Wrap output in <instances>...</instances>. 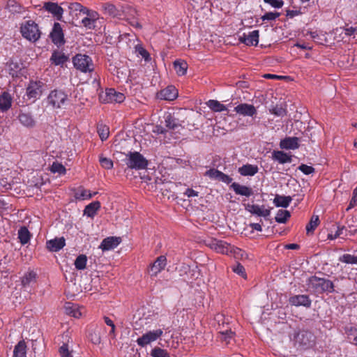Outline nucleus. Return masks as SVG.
<instances>
[{"mask_svg":"<svg viewBox=\"0 0 357 357\" xmlns=\"http://www.w3.org/2000/svg\"><path fill=\"white\" fill-rule=\"evenodd\" d=\"M20 32L24 39L32 43L38 41L42 35L38 24L32 20L22 22L20 24Z\"/></svg>","mask_w":357,"mask_h":357,"instance_id":"nucleus-1","label":"nucleus"},{"mask_svg":"<svg viewBox=\"0 0 357 357\" xmlns=\"http://www.w3.org/2000/svg\"><path fill=\"white\" fill-rule=\"evenodd\" d=\"M308 286L318 293L333 292L334 291V285L331 280L316 276L308 280Z\"/></svg>","mask_w":357,"mask_h":357,"instance_id":"nucleus-2","label":"nucleus"},{"mask_svg":"<svg viewBox=\"0 0 357 357\" xmlns=\"http://www.w3.org/2000/svg\"><path fill=\"white\" fill-rule=\"evenodd\" d=\"M74 67L82 73H91L94 69L92 59L86 54H77L73 58Z\"/></svg>","mask_w":357,"mask_h":357,"instance_id":"nucleus-3","label":"nucleus"},{"mask_svg":"<svg viewBox=\"0 0 357 357\" xmlns=\"http://www.w3.org/2000/svg\"><path fill=\"white\" fill-rule=\"evenodd\" d=\"M126 164L130 169H143L147 167L148 162L139 152H130L126 155Z\"/></svg>","mask_w":357,"mask_h":357,"instance_id":"nucleus-4","label":"nucleus"},{"mask_svg":"<svg viewBox=\"0 0 357 357\" xmlns=\"http://www.w3.org/2000/svg\"><path fill=\"white\" fill-rule=\"evenodd\" d=\"M295 344L299 347H308L313 345L315 337L312 333L308 331H299L294 335Z\"/></svg>","mask_w":357,"mask_h":357,"instance_id":"nucleus-5","label":"nucleus"},{"mask_svg":"<svg viewBox=\"0 0 357 357\" xmlns=\"http://www.w3.org/2000/svg\"><path fill=\"white\" fill-rule=\"evenodd\" d=\"M125 95L117 91H100L99 99L102 103L122 102L125 100Z\"/></svg>","mask_w":357,"mask_h":357,"instance_id":"nucleus-6","label":"nucleus"},{"mask_svg":"<svg viewBox=\"0 0 357 357\" xmlns=\"http://www.w3.org/2000/svg\"><path fill=\"white\" fill-rule=\"evenodd\" d=\"M163 334V331L160 328L149 331L137 338V343L142 347H145L148 344L156 341Z\"/></svg>","mask_w":357,"mask_h":357,"instance_id":"nucleus-7","label":"nucleus"},{"mask_svg":"<svg viewBox=\"0 0 357 357\" xmlns=\"http://www.w3.org/2000/svg\"><path fill=\"white\" fill-rule=\"evenodd\" d=\"M167 266V258L164 255H160L152 263L149 268L148 273L151 277H155L160 273Z\"/></svg>","mask_w":357,"mask_h":357,"instance_id":"nucleus-8","label":"nucleus"},{"mask_svg":"<svg viewBox=\"0 0 357 357\" xmlns=\"http://www.w3.org/2000/svg\"><path fill=\"white\" fill-rule=\"evenodd\" d=\"M50 36L52 43L57 47H61V45H64V34L61 26L59 22H54Z\"/></svg>","mask_w":357,"mask_h":357,"instance_id":"nucleus-9","label":"nucleus"},{"mask_svg":"<svg viewBox=\"0 0 357 357\" xmlns=\"http://www.w3.org/2000/svg\"><path fill=\"white\" fill-rule=\"evenodd\" d=\"M67 95L63 91H51L47 97L48 103L54 107L59 108L66 101Z\"/></svg>","mask_w":357,"mask_h":357,"instance_id":"nucleus-10","label":"nucleus"},{"mask_svg":"<svg viewBox=\"0 0 357 357\" xmlns=\"http://www.w3.org/2000/svg\"><path fill=\"white\" fill-rule=\"evenodd\" d=\"M204 176H208L211 179L220 181L227 184L230 183L232 181V178L229 176L213 168L207 170L204 173Z\"/></svg>","mask_w":357,"mask_h":357,"instance_id":"nucleus-11","label":"nucleus"},{"mask_svg":"<svg viewBox=\"0 0 357 357\" xmlns=\"http://www.w3.org/2000/svg\"><path fill=\"white\" fill-rule=\"evenodd\" d=\"M6 67L10 75L17 77L24 68V63L20 59L11 58L6 63Z\"/></svg>","mask_w":357,"mask_h":357,"instance_id":"nucleus-12","label":"nucleus"},{"mask_svg":"<svg viewBox=\"0 0 357 357\" xmlns=\"http://www.w3.org/2000/svg\"><path fill=\"white\" fill-rule=\"evenodd\" d=\"M259 30H254L252 31L249 32L248 34H246L245 33H243V35L240 36L239 40L240 42L248 46H257L259 43Z\"/></svg>","mask_w":357,"mask_h":357,"instance_id":"nucleus-13","label":"nucleus"},{"mask_svg":"<svg viewBox=\"0 0 357 357\" xmlns=\"http://www.w3.org/2000/svg\"><path fill=\"white\" fill-rule=\"evenodd\" d=\"M43 8L52 15H53V16L57 20H62L63 9L60 6H59L58 3L50 1L45 2Z\"/></svg>","mask_w":357,"mask_h":357,"instance_id":"nucleus-14","label":"nucleus"},{"mask_svg":"<svg viewBox=\"0 0 357 357\" xmlns=\"http://www.w3.org/2000/svg\"><path fill=\"white\" fill-rule=\"evenodd\" d=\"M213 248L220 253L227 255L229 252H234L235 254L241 252L242 250L239 248H234L227 243L222 241H218L213 243Z\"/></svg>","mask_w":357,"mask_h":357,"instance_id":"nucleus-15","label":"nucleus"},{"mask_svg":"<svg viewBox=\"0 0 357 357\" xmlns=\"http://www.w3.org/2000/svg\"><path fill=\"white\" fill-rule=\"evenodd\" d=\"M121 242V238L116 236H109L104 238L99 248L102 251H107L116 248Z\"/></svg>","mask_w":357,"mask_h":357,"instance_id":"nucleus-16","label":"nucleus"},{"mask_svg":"<svg viewBox=\"0 0 357 357\" xmlns=\"http://www.w3.org/2000/svg\"><path fill=\"white\" fill-rule=\"evenodd\" d=\"M289 303L294 306H304L310 307L312 301L307 295H295L289 298Z\"/></svg>","mask_w":357,"mask_h":357,"instance_id":"nucleus-17","label":"nucleus"},{"mask_svg":"<svg viewBox=\"0 0 357 357\" xmlns=\"http://www.w3.org/2000/svg\"><path fill=\"white\" fill-rule=\"evenodd\" d=\"M234 111L243 116H252L257 113V109L254 105L241 103L234 107Z\"/></svg>","mask_w":357,"mask_h":357,"instance_id":"nucleus-18","label":"nucleus"},{"mask_svg":"<svg viewBox=\"0 0 357 357\" xmlns=\"http://www.w3.org/2000/svg\"><path fill=\"white\" fill-rule=\"evenodd\" d=\"M65 312L75 318H79L82 317L84 312L83 307H79L78 305L71 303H67L64 307Z\"/></svg>","mask_w":357,"mask_h":357,"instance_id":"nucleus-19","label":"nucleus"},{"mask_svg":"<svg viewBox=\"0 0 357 357\" xmlns=\"http://www.w3.org/2000/svg\"><path fill=\"white\" fill-rule=\"evenodd\" d=\"M245 209L252 214L257 215L260 217H268L271 213L269 209L265 208L264 206H259L257 204H248Z\"/></svg>","mask_w":357,"mask_h":357,"instance_id":"nucleus-20","label":"nucleus"},{"mask_svg":"<svg viewBox=\"0 0 357 357\" xmlns=\"http://www.w3.org/2000/svg\"><path fill=\"white\" fill-rule=\"evenodd\" d=\"M66 245V240L63 237L55 238L47 241L46 247L50 252H58Z\"/></svg>","mask_w":357,"mask_h":357,"instance_id":"nucleus-21","label":"nucleus"},{"mask_svg":"<svg viewBox=\"0 0 357 357\" xmlns=\"http://www.w3.org/2000/svg\"><path fill=\"white\" fill-rule=\"evenodd\" d=\"M280 147L282 149H296L299 147V139L296 137H288L282 139Z\"/></svg>","mask_w":357,"mask_h":357,"instance_id":"nucleus-22","label":"nucleus"},{"mask_svg":"<svg viewBox=\"0 0 357 357\" xmlns=\"http://www.w3.org/2000/svg\"><path fill=\"white\" fill-rule=\"evenodd\" d=\"M101 8L105 15L113 17H121V10L111 3H103L101 5Z\"/></svg>","mask_w":357,"mask_h":357,"instance_id":"nucleus-23","label":"nucleus"},{"mask_svg":"<svg viewBox=\"0 0 357 357\" xmlns=\"http://www.w3.org/2000/svg\"><path fill=\"white\" fill-rule=\"evenodd\" d=\"M86 15V17L82 20V24L87 29H94L96 26L95 24L96 22V20L98 19V13L96 11L89 10V15Z\"/></svg>","mask_w":357,"mask_h":357,"instance_id":"nucleus-24","label":"nucleus"},{"mask_svg":"<svg viewBox=\"0 0 357 357\" xmlns=\"http://www.w3.org/2000/svg\"><path fill=\"white\" fill-rule=\"evenodd\" d=\"M231 188L233 189V190L235 192L236 195L245 196V197H250L253 194L252 190L245 185H240L238 183H233L231 185Z\"/></svg>","mask_w":357,"mask_h":357,"instance_id":"nucleus-25","label":"nucleus"},{"mask_svg":"<svg viewBox=\"0 0 357 357\" xmlns=\"http://www.w3.org/2000/svg\"><path fill=\"white\" fill-rule=\"evenodd\" d=\"M165 126L169 130H176L181 127L180 121L175 118L172 114L167 113L165 116Z\"/></svg>","mask_w":357,"mask_h":357,"instance_id":"nucleus-26","label":"nucleus"},{"mask_svg":"<svg viewBox=\"0 0 357 357\" xmlns=\"http://www.w3.org/2000/svg\"><path fill=\"white\" fill-rule=\"evenodd\" d=\"M137 40V44L135 45L134 50L135 53L137 56H142L146 62H149L151 60V57L149 52L144 47L142 43Z\"/></svg>","mask_w":357,"mask_h":357,"instance_id":"nucleus-27","label":"nucleus"},{"mask_svg":"<svg viewBox=\"0 0 357 357\" xmlns=\"http://www.w3.org/2000/svg\"><path fill=\"white\" fill-rule=\"evenodd\" d=\"M178 96V91H158L155 94L158 99L167 101L175 100Z\"/></svg>","mask_w":357,"mask_h":357,"instance_id":"nucleus-28","label":"nucleus"},{"mask_svg":"<svg viewBox=\"0 0 357 357\" xmlns=\"http://www.w3.org/2000/svg\"><path fill=\"white\" fill-rule=\"evenodd\" d=\"M68 60V56L64 53L54 51L51 57L50 61L56 66H62Z\"/></svg>","mask_w":357,"mask_h":357,"instance_id":"nucleus-29","label":"nucleus"},{"mask_svg":"<svg viewBox=\"0 0 357 357\" xmlns=\"http://www.w3.org/2000/svg\"><path fill=\"white\" fill-rule=\"evenodd\" d=\"M259 171V168L257 165L250 164L244 165L238 168V172L242 176H254Z\"/></svg>","mask_w":357,"mask_h":357,"instance_id":"nucleus-30","label":"nucleus"},{"mask_svg":"<svg viewBox=\"0 0 357 357\" xmlns=\"http://www.w3.org/2000/svg\"><path fill=\"white\" fill-rule=\"evenodd\" d=\"M11 102L12 98L8 92L4 91L0 96V109L1 111L8 110L11 106Z\"/></svg>","mask_w":357,"mask_h":357,"instance_id":"nucleus-31","label":"nucleus"},{"mask_svg":"<svg viewBox=\"0 0 357 357\" xmlns=\"http://www.w3.org/2000/svg\"><path fill=\"white\" fill-rule=\"evenodd\" d=\"M273 158L281 164L291 162V155L281 151H274L273 152Z\"/></svg>","mask_w":357,"mask_h":357,"instance_id":"nucleus-32","label":"nucleus"},{"mask_svg":"<svg viewBox=\"0 0 357 357\" xmlns=\"http://www.w3.org/2000/svg\"><path fill=\"white\" fill-rule=\"evenodd\" d=\"M292 199L290 196H281L277 195L274 199L273 204L277 207L287 208L291 203Z\"/></svg>","mask_w":357,"mask_h":357,"instance_id":"nucleus-33","label":"nucleus"},{"mask_svg":"<svg viewBox=\"0 0 357 357\" xmlns=\"http://www.w3.org/2000/svg\"><path fill=\"white\" fill-rule=\"evenodd\" d=\"M100 208V203L99 202H93L85 207L84 210V215L93 218Z\"/></svg>","mask_w":357,"mask_h":357,"instance_id":"nucleus-34","label":"nucleus"},{"mask_svg":"<svg viewBox=\"0 0 357 357\" xmlns=\"http://www.w3.org/2000/svg\"><path fill=\"white\" fill-rule=\"evenodd\" d=\"M20 123L26 127H32L35 124V121L32 116L27 113L21 112L18 116Z\"/></svg>","mask_w":357,"mask_h":357,"instance_id":"nucleus-35","label":"nucleus"},{"mask_svg":"<svg viewBox=\"0 0 357 357\" xmlns=\"http://www.w3.org/2000/svg\"><path fill=\"white\" fill-rule=\"evenodd\" d=\"M26 344L24 341H20L15 347L13 351V357H26Z\"/></svg>","mask_w":357,"mask_h":357,"instance_id":"nucleus-36","label":"nucleus"},{"mask_svg":"<svg viewBox=\"0 0 357 357\" xmlns=\"http://www.w3.org/2000/svg\"><path fill=\"white\" fill-rule=\"evenodd\" d=\"M174 68L176 74L179 76L184 75L188 69V64L183 61H175Z\"/></svg>","mask_w":357,"mask_h":357,"instance_id":"nucleus-37","label":"nucleus"},{"mask_svg":"<svg viewBox=\"0 0 357 357\" xmlns=\"http://www.w3.org/2000/svg\"><path fill=\"white\" fill-rule=\"evenodd\" d=\"M319 224V218L318 215H312L310 222L306 226V232L307 234L310 235L313 234L315 229Z\"/></svg>","mask_w":357,"mask_h":357,"instance_id":"nucleus-38","label":"nucleus"},{"mask_svg":"<svg viewBox=\"0 0 357 357\" xmlns=\"http://www.w3.org/2000/svg\"><path fill=\"white\" fill-rule=\"evenodd\" d=\"M207 106L216 112H223L227 109L226 107L218 100H210L206 102Z\"/></svg>","mask_w":357,"mask_h":357,"instance_id":"nucleus-39","label":"nucleus"},{"mask_svg":"<svg viewBox=\"0 0 357 357\" xmlns=\"http://www.w3.org/2000/svg\"><path fill=\"white\" fill-rule=\"evenodd\" d=\"M18 238L22 244L24 245L27 243L30 239V233L29 230L25 227H21L18 231Z\"/></svg>","mask_w":357,"mask_h":357,"instance_id":"nucleus-40","label":"nucleus"},{"mask_svg":"<svg viewBox=\"0 0 357 357\" xmlns=\"http://www.w3.org/2000/svg\"><path fill=\"white\" fill-rule=\"evenodd\" d=\"M70 12L79 11L86 15H89V10L77 2L70 3L68 6Z\"/></svg>","mask_w":357,"mask_h":357,"instance_id":"nucleus-41","label":"nucleus"},{"mask_svg":"<svg viewBox=\"0 0 357 357\" xmlns=\"http://www.w3.org/2000/svg\"><path fill=\"white\" fill-rule=\"evenodd\" d=\"M290 216L289 211L280 209L278 211L275 218V221L278 223H285Z\"/></svg>","mask_w":357,"mask_h":357,"instance_id":"nucleus-42","label":"nucleus"},{"mask_svg":"<svg viewBox=\"0 0 357 357\" xmlns=\"http://www.w3.org/2000/svg\"><path fill=\"white\" fill-rule=\"evenodd\" d=\"M87 258L84 255H79L75 261V266L77 270H84L86 268Z\"/></svg>","mask_w":357,"mask_h":357,"instance_id":"nucleus-43","label":"nucleus"},{"mask_svg":"<svg viewBox=\"0 0 357 357\" xmlns=\"http://www.w3.org/2000/svg\"><path fill=\"white\" fill-rule=\"evenodd\" d=\"M151 357H170L167 350L155 347L151 351Z\"/></svg>","mask_w":357,"mask_h":357,"instance_id":"nucleus-44","label":"nucleus"},{"mask_svg":"<svg viewBox=\"0 0 357 357\" xmlns=\"http://www.w3.org/2000/svg\"><path fill=\"white\" fill-rule=\"evenodd\" d=\"M99 162L101 167L105 169H111L113 168L114 163L110 158L104 157L101 155L99 157Z\"/></svg>","mask_w":357,"mask_h":357,"instance_id":"nucleus-45","label":"nucleus"},{"mask_svg":"<svg viewBox=\"0 0 357 357\" xmlns=\"http://www.w3.org/2000/svg\"><path fill=\"white\" fill-rule=\"evenodd\" d=\"M96 194V192L91 194L89 190L82 188L76 192V197L81 199H91Z\"/></svg>","mask_w":357,"mask_h":357,"instance_id":"nucleus-46","label":"nucleus"},{"mask_svg":"<svg viewBox=\"0 0 357 357\" xmlns=\"http://www.w3.org/2000/svg\"><path fill=\"white\" fill-rule=\"evenodd\" d=\"M340 261L346 264H357V255H351L350 254H344L340 257Z\"/></svg>","mask_w":357,"mask_h":357,"instance_id":"nucleus-47","label":"nucleus"},{"mask_svg":"<svg viewBox=\"0 0 357 357\" xmlns=\"http://www.w3.org/2000/svg\"><path fill=\"white\" fill-rule=\"evenodd\" d=\"M98 132L100 139L104 141L109 137V128L105 125H99L98 126Z\"/></svg>","mask_w":357,"mask_h":357,"instance_id":"nucleus-48","label":"nucleus"},{"mask_svg":"<svg viewBox=\"0 0 357 357\" xmlns=\"http://www.w3.org/2000/svg\"><path fill=\"white\" fill-rule=\"evenodd\" d=\"M269 111L276 116L283 117L287 115L286 109L283 108L282 106L276 105L270 109Z\"/></svg>","mask_w":357,"mask_h":357,"instance_id":"nucleus-49","label":"nucleus"},{"mask_svg":"<svg viewBox=\"0 0 357 357\" xmlns=\"http://www.w3.org/2000/svg\"><path fill=\"white\" fill-rule=\"evenodd\" d=\"M36 279V273L33 271L29 272L24 275L22 280L23 286L29 285L31 282H33Z\"/></svg>","mask_w":357,"mask_h":357,"instance_id":"nucleus-50","label":"nucleus"},{"mask_svg":"<svg viewBox=\"0 0 357 357\" xmlns=\"http://www.w3.org/2000/svg\"><path fill=\"white\" fill-rule=\"evenodd\" d=\"M50 169L52 172L58 173L59 174H64L66 171L65 167L59 162H53Z\"/></svg>","mask_w":357,"mask_h":357,"instance_id":"nucleus-51","label":"nucleus"},{"mask_svg":"<svg viewBox=\"0 0 357 357\" xmlns=\"http://www.w3.org/2000/svg\"><path fill=\"white\" fill-rule=\"evenodd\" d=\"M59 354L61 357H73V350H70L67 344H63L59 348Z\"/></svg>","mask_w":357,"mask_h":357,"instance_id":"nucleus-52","label":"nucleus"},{"mask_svg":"<svg viewBox=\"0 0 357 357\" xmlns=\"http://www.w3.org/2000/svg\"><path fill=\"white\" fill-rule=\"evenodd\" d=\"M220 338L225 341L226 344H229L231 340L234 339V333L231 331H226L220 333Z\"/></svg>","mask_w":357,"mask_h":357,"instance_id":"nucleus-53","label":"nucleus"},{"mask_svg":"<svg viewBox=\"0 0 357 357\" xmlns=\"http://www.w3.org/2000/svg\"><path fill=\"white\" fill-rule=\"evenodd\" d=\"M104 321H105V323L109 326V327H111V330L109 333V335H111L113 338H114L116 337V333H115V331H116V326H115V324H114L113 321L112 319H110L109 317H104Z\"/></svg>","mask_w":357,"mask_h":357,"instance_id":"nucleus-54","label":"nucleus"},{"mask_svg":"<svg viewBox=\"0 0 357 357\" xmlns=\"http://www.w3.org/2000/svg\"><path fill=\"white\" fill-rule=\"evenodd\" d=\"M280 15V13L278 12H268L265 13L264 15L261 16V20L263 21H272L275 20L276 18H278Z\"/></svg>","mask_w":357,"mask_h":357,"instance_id":"nucleus-55","label":"nucleus"},{"mask_svg":"<svg viewBox=\"0 0 357 357\" xmlns=\"http://www.w3.org/2000/svg\"><path fill=\"white\" fill-rule=\"evenodd\" d=\"M298 169L306 175H309L314 172V168L312 166L302 164L298 167Z\"/></svg>","mask_w":357,"mask_h":357,"instance_id":"nucleus-56","label":"nucleus"},{"mask_svg":"<svg viewBox=\"0 0 357 357\" xmlns=\"http://www.w3.org/2000/svg\"><path fill=\"white\" fill-rule=\"evenodd\" d=\"M264 1L275 8H280L284 5L283 0H264Z\"/></svg>","mask_w":357,"mask_h":357,"instance_id":"nucleus-57","label":"nucleus"},{"mask_svg":"<svg viewBox=\"0 0 357 357\" xmlns=\"http://www.w3.org/2000/svg\"><path fill=\"white\" fill-rule=\"evenodd\" d=\"M233 271L234 272H235L236 273L243 276V277H245V268L244 267L241 265V264H237L236 266H234L233 268Z\"/></svg>","mask_w":357,"mask_h":357,"instance_id":"nucleus-58","label":"nucleus"},{"mask_svg":"<svg viewBox=\"0 0 357 357\" xmlns=\"http://www.w3.org/2000/svg\"><path fill=\"white\" fill-rule=\"evenodd\" d=\"M263 77L266 78V79H282L287 78V77H285V76L269 74V73L264 74L263 75Z\"/></svg>","mask_w":357,"mask_h":357,"instance_id":"nucleus-59","label":"nucleus"},{"mask_svg":"<svg viewBox=\"0 0 357 357\" xmlns=\"http://www.w3.org/2000/svg\"><path fill=\"white\" fill-rule=\"evenodd\" d=\"M184 195L188 197H197L199 192L191 188H188L184 192Z\"/></svg>","mask_w":357,"mask_h":357,"instance_id":"nucleus-60","label":"nucleus"},{"mask_svg":"<svg viewBox=\"0 0 357 357\" xmlns=\"http://www.w3.org/2000/svg\"><path fill=\"white\" fill-rule=\"evenodd\" d=\"M343 228H338L337 230L335 231V233L333 234H329L328 235V238L331 240H334L339 237L342 234Z\"/></svg>","mask_w":357,"mask_h":357,"instance_id":"nucleus-61","label":"nucleus"},{"mask_svg":"<svg viewBox=\"0 0 357 357\" xmlns=\"http://www.w3.org/2000/svg\"><path fill=\"white\" fill-rule=\"evenodd\" d=\"M236 87L238 89H242L250 87V85L247 81H239L236 82Z\"/></svg>","mask_w":357,"mask_h":357,"instance_id":"nucleus-62","label":"nucleus"},{"mask_svg":"<svg viewBox=\"0 0 357 357\" xmlns=\"http://www.w3.org/2000/svg\"><path fill=\"white\" fill-rule=\"evenodd\" d=\"M301 13L299 10H287V17L292 18L295 16L298 15Z\"/></svg>","mask_w":357,"mask_h":357,"instance_id":"nucleus-63","label":"nucleus"},{"mask_svg":"<svg viewBox=\"0 0 357 357\" xmlns=\"http://www.w3.org/2000/svg\"><path fill=\"white\" fill-rule=\"evenodd\" d=\"M356 31V28L350 26V27H347V28L344 29V33L347 36H351L355 33Z\"/></svg>","mask_w":357,"mask_h":357,"instance_id":"nucleus-64","label":"nucleus"}]
</instances>
